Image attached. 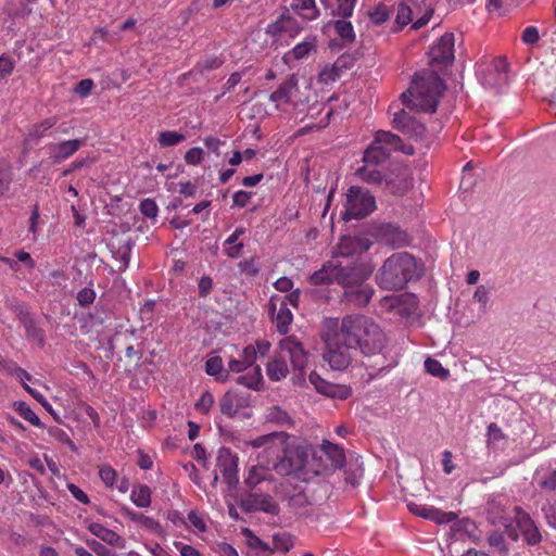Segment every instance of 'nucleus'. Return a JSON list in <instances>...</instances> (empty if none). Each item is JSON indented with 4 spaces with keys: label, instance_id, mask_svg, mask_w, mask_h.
Segmentation results:
<instances>
[{
    "label": "nucleus",
    "instance_id": "obj_1",
    "mask_svg": "<svg viewBox=\"0 0 556 556\" xmlns=\"http://www.w3.org/2000/svg\"><path fill=\"white\" fill-rule=\"evenodd\" d=\"M340 336L354 350H359L365 356L379 354L387 342V338L380 326L370 317L352 314L342 318Z\"/></svg>",
    "mask_w": 556,
    "mask_h": 556
},
{
    "label": "nucleus",
    "instance_id": "obj_2",
    "mask_svg": "<svg viewBox=\"0 0 556 556\" xmlns=\"http://www.w3.org/2000/svg\"><path fill=\"white\" fill-rule=\"evenodd\" d=\"M444 88L443 80L435 72L421 71L415 74L410 88L401 98L409 109L433 113Z\"/></svg>",
    "mask_w": 556,
    "mask_h": 556
},
{
    "label": "nucleus",
    "instance_id": "obj_3",
    "mask_svg": "<svg viewBox=\"0 0 556 556\" xmlns=\"http://www.w3.org/2000/svg\"><path fill=\"white\" fill-rule=\"evenodd\" d=\"M372 274V268L363 262L342 264L340 261L339 281L343 289L344 299L355 307L366 306L374 293V288L366 281Z\"/></svg>",
    "mask_w": 556,
    "mask_h": 556
},
{
    "label": "nucleus",
    "instance_id": "obj_4",
    "mask_svg": "<svg viewBox=\"0 0 556 556\" xmlns=\"http://www.w3.org/2000/svg\"><path fill=\"white\" fill-rule=\"evenodd\" d=\"M289 358L298 378H301L307 363V353L302 343L293 336L286 337L279 342V353L275 355L266 366V374L271 381H280L289 374L287 363Z\"/></svg>",
    "mask_w": 556,
    "mask_h": 556
},
{
    "label": "nucleus",
    "instance_id": "obj_5",
    "mask_svg": "<svg viewBox=\"0 0 556 556\" xmlns=\"http://www.w3.org/2000/svg\"><path fill=\"white\" fill-rule=\"evenodd\" d=\"M416 269V261L409 253H394L384 261L376 281L382 289L400 290L414 277Z\"/></svg>",
    "mask_w": 556,
    "mask_h": 556
},
{
    "label": "nucleus",
    "instance_id": "obj_6",
    "mask_svg": "<svg viewBox=\"0 0 556 556\" xmlns=\"http://www.w3.org/2000/svg\"><path fill=\"white\" fill-rule=\"evenodd\" d=\"M326 343L325 361L333 370H344L352 362V344L341 339L338 319L327 321V331L323 336Z\"/></svg>",
    "mask_w": 556,
    "mask_h": 556
},
{
    "label": "nucleus",
    "instance_id": "obj_7",
    "mask_svg": "<svg viewBox=\"0 0 556 556\" xmlns=\"http://www.w3.org/2000/svg\"><path fill=\"white\" fill-rule=\"evenodd\" d=\"M306 453L293 442L287 433V439L281 445L276 446L271 457L267 460V467L273 468L281 476H291L300 472L305 467Z\"/></svg>",
    "mask_w": 556,
    "mask_h": 556
},
{
    "label": "nucleus",
    "instance_id": "obj_8",
    "mask_svg": "<svg viewBox=\"0 0 556 556\" xmlns=\"http://www.w3.org/2000/svg\"><path fill=\"white\" fill-rule=\"evenodd\" d=\"M376 207L374 195L361 187L352 186L346 193L343 218L359 219L369 215Z\"/></svg>",
    "mask_w": 556,
    "mask_h": 556
},
{
    "label": "nucleus",
    "instance_id": "obj_9",
    "mask_svg": "<svg viewBox=\"0 0 556 556\" xmlns=\"http://www.w3.org/2000/svg\"><path fill=\"white\" fill-rule=\"evenodd\" d=\"M376 166L377 165L365 163L364 166L357 168L355 175L366 184L384 185L386 189L392 193H404L409 188L410 184L406 178L402 179L397 185L392 180H388L386 175Z\"/></svg>",
    "mask_w": 556,
    "mask_h": 556
},
{
    "label": "nucleus",
    "instance_id": "obj_10",
    "mask_svg": "<svg viewBox=\"0 0 556 556\" xmlns=\"http://www.w3.org/2000/svg\"><path fill=\"white\" fill-rule=\"evenodd\" d=\"M268 314L280 334H287L293 320V314L288 307V302L280 295H271L267 304Z\"/></svg>",
    "mask_w": 556,
    "mask_h": 556
},
{
    "label": "nucleus",
    "instance_id": "obj_11",
    "mask_svg": "<svg viewBox=\"0 0 556 556\" xmlns=\"http://www.w3.org/2000/svg\"><path fill=\"white\" fill-rule=\"evenodd\" d=\"M392 126L394 129L408 136L416 141H421L426 137V126L417 121L414 116L408 114L405 110L395 112L392 118Z\"/></svg>",
    "mask_w": 556,
    "mask_h": 556
},
{
    "label": "nucleus",
    "instance_id": "obj_12",
    "mask_svg": "<svg viewBox=\"0 0 556 556\" xmlns=\"http://www.w3.org/2000/svg\"><path fill=\"white\" fill-rule=\"evenodd\" d=\"M216 467L229 486H236L239 482L238 456L229 447H220L217 452Z\"/></svg>",
    "mask_w": 556,
    "mask_h": 556
},
{
    "label": "nucleus",
    "instance_id": "obj_13",
    "mask_svg": "<svg viewBox=\"0 0 556 556\" xmlns=\"http://www.w3.org/2000/svg\"><path fill=\"white\" fill-rule=\"evenodd\" d=\"M514 510L515 521L523 541L531 546L538 545L542 541V534L534 520L519 506H516Z\"/></svg>",
    "mask_w": 556,
    "mask_h": 556
},
{
    "label": "nucleus",
    "instance_id": "obj_14",
    "mask_svg": "<svg viewBox=\"0 0 556 556\" xmlns=\"http://www.w3.org/2000/svg\"><path fill=\"white\" fill-rule=\"evenodd\" d=\"M454 34L445 33L433 43L429 51L430 63L451 64L454 61Z\"/></svg>",
    "mask_w": 556,
    "mask_h": 556
},
{
    "label": "nucleus",
    "instance_id": "obj_15",
    "mask_svg": "<svg viewBox=\"0 0 556 556\" xmlns=\"http://www.w3.org/2000/svg\"><path fill=\"white\" fill-rule=\"evenodd\" d=\"M250 405V393H240L235 390L226 392L219 401V407L223 415L235 418L240 415L242 409Z\"/></svg>",
    "mask_w": 556,
    "mask_h": 556
},
{
    "label": "nucleus",
    "instance_id": "obj_16",
    "mask_svg": "<svg viewBox=\"0 0 556 556\" xmlns=\"http://www.w3.org/2000/svg\"><path fill=\"white\" fill-rule=\"evenodd\" d=\"M407 508L412 514L424 519L432 520L438 525H446L453 522L458 517L454 511H442L433 506L417 504L413 502L407 504Z\"/></svg>",
    "mask_w": 556,
    "mask_h": 556
},
{
    "label": "nucleus",
    "instance_id": "obj_17",
    "mask_svg": "<svg viewBox=\"0 0 556 556\" xmlns=\"http://www.w3.org/2000/svg\"><path fill=\"white\" fill-rule=\"evenodd\" d=\"M84 144L81 139L64 140L58 143L50 142L45 147L52 164H60L74 155Z\"/></svg>",
    "mask_w": 556,
    "mask_h": 556
},
{
    "label": "nucleus",
    "instance_id": "obj_18",
    "mask_svg": "<svg viewBox=\"0 0 556 556\" xmlns=\"http://www.w3.org/2000/svg\"><path fill=\"white\" fill-rule=\"evenodd\" d=\"M242 507L247 511H264L270 515L279 513V505L270 495L251 493L242 502Z\"/></svg>",
    "mask_w": 556,
    "mask_h": 556
},
{
    "label": "nucleus",
    "instance_id": "obj_19",
    "mask_svg": "<svg viewBox=\"0 0 556 556\" xmlns=\"http://www.w3.org/2000/svg\"><path fill=\"white\" fill-rule=\"evenodd\" d=\"M339 269L340 261L332 258L325 263L320 269L314 271L309 276V283L313 286L330 285L333 282L338 283Z\"/></svg>",
    "mask_w": 556,
    "mask_h": 556
},
{
    "label": "nucleus",
    "instance_id": "obj_20",
    "mask_svg": "<svg viewBox=\"0 0 556 556\" xmlns=\"http://www.w3.org/2000/svg\"><path fill=\"white\" fill-rule=\"evenodd\" d=\"M298 92L299 78L295 74H291L270 93L269 100L275 103H292Z\"/></svg>",
    "mask_w": 556,
    "mask_h": 556
},
{
    "label": "nucleus",
    "instance_id": "obj_21",
    "mask_svg": "<svg viewBox=\"0 0 556 556\" xmlns=\"http://www.w3.org/2000/svg\"><path fill=\"white\" fill-rule=\"evenodd\" d=\"M376 144H381L389 153L401 151L407 155L414 154V148L403 143L402 139L391 131L378 130L375 134Z\"/></svg>",
    "mask_w": 556,
    "mask_h": 556
},
{
    "label": "nucleus",
    "instance_id": "obj_22",
    "mask_svg": "<svg viewBox=\"0 0 556 556\" xmlns=\"http://www.w3.org/2000/svg\"><path fill=\"white\" fill-rule=\"evenodd\" d=\"M286 439L287 432H271L251 440L249 444L254 448L264 447V454L269 459L276 446L281 445Z\"/></svg>",
    "mask_w": 556,
    "mask_h": 556
},
{
    "label": "nucleus",
    "instance_id": "obj_23",
    "mask_svg": "<svg viewBox=\"0 0 556 556\" xmlns=\"http://www.w3.org/2000/svg\"><path fill=\"white\" fill-rule=\"evenodd\" d=\"M320 453L325 455L326 467H331L333 469L341 468L345 463V454L343 447L338 444H333L327 440H325L320 445Z\"/></svg>",
    "mask_w": 556,
    "mask_h": 556
},
{
    "label": "nucleus",
    "instance_id": "obj_24",
    "mask_svg": "<svg viewBox=\"0 0 556 556\" xmlns=\"http://www.w3.org/2000/svg\"><path fill=\"white\" fill-rule=\"evenodd\" d=\"M362 251L363 245L359 240L352 237H343L340 240L332 258L338 260L339 257H352Z\"/></svg>",
    "mask_w": 556,
    "mask_h": 556
},
{
    "label": "nucleus",
    "instance_id": "obj_25",
    "mask_svg": "<svg viewBox=\"0 0 556 556\" xmlns=\"http://www.w3.org/2000/svg\"><path fill=\"white\" fill-rule=\"evenodd\" d=\"M383 238L388 244L394 248L405 247L410 240L406 231L391 224L383 227Z\"/></svg>",
    "mask_w": 556,
    "mask_h": 556
},
{
    "label": "nucleus",
    "instance_id": "obj_26",
    "mask_svg": "<svg viewBox=\"0 0 556 556\" xmlns=\"http://www.w3.org/2000/svg\"><path fill=\"white\" fill-rule=\"evenodd\" d=\"M317 47V39L315 36L306 37L302 42L298 43L292 50L288 51L285 59H293L296 61L303 60L315 50Z\"/></svg>",
    "mask_w": 556,
    "mask_h": 556
},
{
    "label": "nucleus",
    "instance_id": "obj_27",
    "mask_svg": "<svg viewBox=\"0 0 556 556\" xmlns=\"http://www.w3.org/2000/svg\"><path fill=\"white\" fill-rule=\"evenodd\" d=\"M390 155L391 153L386 151L381 144H376V140L374 139L364 152L363 162L366 164L379 165L384 163Z\"/></svg>",
    "mask_w": 556,
    "mask_h": 556
},
{
    "label": "nucleus",
    "instance_id": "obj_28",
    "mask_svg": "<svg viewBox=\"0 0 556 556\" xmlns=\"http://www.w3.org/2000/svg\"><path fill=\"white\" fill-rule=\"evenodd\" d=\"M88 530L111 546L118 545L121 536L113 530L108 529L99 522H92L88 526Z\"/></svg>",
    "mask_w": 556,
    "mask_h": 556
},
{
    "label": "nucleus",
    "instance_id": "obj_29",
    "mask_svg": "<svg viewBox=\"0 0 556 556\" xmlns=\"http://www.w3.org/2000/svg\"><path fill=\"white\" fill-rule=\"evenodd\" d=\"M13 181V168L10 161L0 159V198L8 194Z\"/></svg>",
    "mask_w": 556,
    "mask_h": 556
},
{
    "label": "nucleus",
    "instance_id": "obj_30",
    "mask_svg": "<svg viewBox=\"0 0 556 556\" xmlns=\"http://www.w3.org/2000/svg\"><path fill=\"white\" fill-rule=\"evenodd\" d=\"M291 7L296 11H302V17L307 21H314L319 16L315 0H292Z\"/></svg>",
    "mask_w": 556,
    "mask_h": 556
},
{
    "label": "nucleus",
    "instance_id": "obj_31",
    "mask_svg": "<svg viewBox=\"0 0 556 556\" xmlns=\"http://www.w3.org/2000/svg\"><path fill=\"white\" fill-rule=\"evenodd\" d=\"M333 27L344 45H351L355 41L356 35L351 22L346 20H337L333 22Z\"/></svg>",
    "mask_w": 556,
    "mask_h": 556
},
{
    "label": "nucleus",
    "instance_id": "obj_32",
    "mask_svg": "<svg viewBox=\"0 0 556 556\" xmlns=\"http://www.w3.org/2000/svg\"><path fill=\"white\" fill-rule=\"evenodd\" d=\"M56 122V117H49L33 125L28 130L27 138L31 141L40 140L47 135L48 130L55 126Z\"/></svg>",
    "mask_w": 556,
    "mask_h": 556
},
{
    "label": "nucleus",
    "instance_id": "obj_33",
    "mask_svg": "<svg viewBox=\"0 0 556 556\" xmlns=\"http://www.w3.org/2000/svg\"><path fill=\"white\" fill-rule=\"evenodd\" d=\"M122 511L124 516L149 530H157L161 527L159 521H156L152 517L146 516L142 513L135 511L130 508H123Z\"/></svg>",
    "mask_w": 556,
    "mask_h": 556
},
{
    "label": "nucleus",
    "instance_id": "obj_34",
    "mask_svg": "<svg viewBox=\"0 0 556 556\" xmlns=\"http://www.w3.org/2000/svg\"><path fill=\"white\" fill-rule=\"evenodd\" d=\"M131 502L140 508H146L151 505V490L146 484L135 486L130 494Z\"/></svg>",
    "mask_w": 556,
    "mask_h": 556
},
{
    "label": "nucleus",
    "instance_id": "obj_35",
    "mask_svg": "<svg viewBox=\"0 0 556 556\" xmlns=\"http://www.w3.org/2000/svg\"><path fill=\"white\" fill-rule=\"evenodd\" d=\"M262 371L258 366L254 367L252 371L241 375L236 378V382L241 386H245L248 389L257 390L262 383Z\"/></svg>",
    "mask_w": 556,
    "mask_h": 556
},
{
    "label": "nucleus",
    "instance_id": "obj_36",
    "mask_svg": "<svg viewBox=\"0 0 556 556\" xmlns=\"http://www.w3.org/2000/svg\"><path fill=\"white\" fill-rule=\"evenodd\" d=\"M268 467L265 469L261 466H253L248 473L244 482L249 488H255L257 484L268 479Z\"/></svg>",
    "mask_w": 556,
    "mask_h": 556
},
{
    "label": "nucleus",
    "instance_id": "obj_37",
    "mask_svg": "<svg viewBox=\"0 0 556 556\" xmlns=\"http://www.w3.org/2000/svg\"><path fill=\"white\" fill-rule=\"evenodd\" d=\"M23 326L25 328L27 339L36 341L39 346L45 345V331L37 326L34 318L26 320Z\"/></svg>",
    "mask_w": 556,
    "mask_h": 556
},
{
    "label": "nucleus",
    "instance_id": "obj_38",
    "mask_svg": "<svg viewBox=\"0 0 556 556\" xmlns=\"http://www.w3.org/2000/svg\"><path fill=\"white\" fill-rule=\"evenodd\" d=\"M15 412L24 418L26 421L31 424L35 427H40L41 421L40 418L35 414V412L25 403V402H15L14 403Z\"/></svg>",
    "mask_w": 556,
    "mask_h": 556
},
{
    "label": "nucleus",
    "instance_id": "obj_39",
    "mask_svg": "<svg viewBox=\"0 0 556 556\" xmlns=\"http://www.w3.org/2000/svg\"><path fill=\"white\" fill-rule=\"evenodd\" d=\"M507 438L502 429L494 422L488 427V442L493 447H503L506 445Z\"/></svg>",
    "mask_w": 556,
    "mask_h": 556
},
{
    "label": "nucleus",
    "instance_id": "obj_40",
    "mask_svg": "<svg viewBox=\"0 0 556 556\" xmlns=\"http://www.w3.org/2000/svg\"><path fill=\"white\" fill-rule=\"evenodd\" d=\"M294 546L293 538L289 533H278L273 536V551L288 553Z\"/></svg>",
    "mask_w": 556,
    "mask_h": 556
},
{
    "label": "nucleus",
    "instance_id": "obj_41",
    "mask_svg": "<svg viewBox=\"0 0 556 556\" xmlns=\"http://www.w3.org/2000/svg\"><path fill=\"white\" fill-rule=\"evenodd\" d=\"M383 301L389 305V307L391 309L399 308L400 313H402V309L400 308V306L402 304H408L410 306H416V304H417L416 296L410 293H404L401 295L384 298Z\"/></svg>",
    "mask_w": 556,
    "mask_h": 556
},
{
    "label": "nucleus",
    "instance_id": "obj_42",
    "mask_svg": "<svg viewBox=\"0 0 556 556\" xmlns=\"http://www.w3.org/2000/svg\"><path fill=\"white\" fill-rule=\"evenodd\" d=\"M276 26L279 31L289 33L291 37L296 36L301 31L298 21L291 16L282 15L277 21Z\"/></svg>",
    "mask_w": 556,
    "mask_h": 556
},
{
    "label": "nucleus",
    "instance_id": "obj_43",
    "mask_svg": "<svg viewBox=\"0 0 556 556\" xmlns=\"http://www.w3.org/2000/svg\"><path fill=\"white\" fill-rule=\"evenodd\" d=\"M425 369L428 374L442 380L450 376L448 369L444 368L442 364L434 358L428 357L425 361Z\"/></svg>",
    "mask_w": 556,
    "mask_h": 556
},
{
    "label": "nucleus",
    "instance_id": "obj_44",
    "mask_svg": "<svg viewBox=\"0 0 556 556\" xmlns=\"http://www.w3.org/2000/svg\"><path fill=\"white\" fill-rule=\"evenodd\" d=\"M324 395L331 399L346 400L352 395V389L346 384H334L330 382Z\"/></svg>",
    "mask_w": 556,
    "mask_h": 556
},
{
    "label": "nucleus",
    "instance_id": "obj_45",
    "mask_svg": "<svg viewBox=\"0 0 556 556\" xmlns=\"http://www.w3.org/2000/svg\"><path fill=\"white\" fill-rule=\"evenodd\" d=\"M185 139V135L173 130L162 131L159 134L157 138L160 146L163 148L174 147L182 142Z\"/></svg>",
    "mask_w": 556,
    "mask_h": 556
},
{
    "label": "nucleus",
    "instance_id": "obj_46",
    "mask_svg": "<svg viewBox=\"0 0 556 556\" xmlns=\"http://www.w3.org/2000/svg\"><path fill=\"white\" fill-rule=\"evenodd\" d=\"M266 420L281 426L291 424V418L288 413L280 409L278 406H273L267 409Z\"/></svg>",
    "mask_w": 556,
    "mask_h": 556
},
{
    "label": "nucleus",
    "instance_id": "obj_47",
    "mask_svg": "<svg viewBox=\"0 0 556 556\" xmlns=\"http://www.w3.org/2000/svg\"><path fill=\"white\" fill-rule=\"evenodd\" d=\"M488 543L494 551L501 554H506L508 552L505 536L497 530L491 531L488 534Z\"/></svg>",
    "mask_w": 556,
    "mask_h": 556
},
{
    "label": "nucleus",
    "instance_id": "obj_48",
    "mask_svg": "<svg viewBox=\"0 0 556 556\" xmlns=\"http://www.w3.org/2000/svg\"><path fill=\"white\" fill-rule=\"evenodd\" d=\"M222 65H223V60L220 58L211 55V56H205V58L200 59L195 64V68L200 73H205L208 71L217 70Z\"/></svg>",
    "mask_w": 556,
    "mask_h": 556
},
{
    "label": "nucleus",
    "instance_id": "obj_49",
    "mask_svg": "<svg viewBox=\"0 0 556 556\" xmlns=\"http://www.w3.org/2000/svg\"><path fill=\"white\" fill-rule=\"evenodd\" d=\"M99 476L106 488L112 489L117 482V472L110 465H102L99 468Z\"/></svg>",
    "mask_w": 556,
    "mask_h": 556
},
{
    "label": "nucleus",
    "instance_id": "obj_50",
    "mask_svg": "<svg viewBox=\"0 0 556 556\" xmlns=\"http://www.w3.org/2000/svg\"><path fill=\"white\" fill-rule=\"evenodd\" d=\"M215 403L214 395L210 391L202 393L195 403V409L201 414H207Z\"/></svg>",
    "mask_w": 556,
    "mask_h": 556
},
{
    "label": "nucleus",
    "instance_id": "obj_51",
    "mask_svg": "<svg viewBox=\"0 0 556 556\" xmlns=\"http://www.w3.org/2000/svg\"><path fill=\"white\" fill-rule=\"evenodd\" d=\"M141 214L147 218H156L159 206L153 199H144L139 205Z\"/></svg>",
    "mask_w": 556,
    "mask_h": 556
},
{
    "label": "nucleus",
    "instance_id": "obj_52",
    "mask_svg": "<svg viewBox=\"0 0 556 556\" xmlns=\"http://www.w3.org/2000/svg\"><path fill=\"white\" fill-rule=\"evenodd\" d=\"M49 434L60 443L67 445L72 451H76V445L70 435L61 428L53 427L49 429Z\"/></svg>",
    "mask_w": 556,
    "mask_h": 556
},
{
    "label": "nucleus",
    "instance_id": "obj_53",
    "mask_svg": "<svg viewBox=\"0 0 556 556\" xmlns=\"http://www.w3.org/2000/svg\"><path fill=\"white\" fill-rule=\"evenodd\" d=\"M395 21L401 28L408 25L412 22L410 8L404 3L399 4Z\"/></svg>",
    "mask_w": 556,
    "mask_h": 556
},
{
    "label": "nucleus",
    "instance_id": "obj_54",
    "mask_svg": "<svg viewBox=\"0 0 556 556\" xmlns=\"http://www.w3.org/2000/svg\"><path fill=\"white\" fill-rule=\"evenodd\" d=\"M542 513L548 526L556 528V500L549 501L542 506Z\"/></svg>",
    "mask_w": 556,
    "mask_h": 556
},
{
    "label": "nucleus",
    "instance_id": "obj_55",
    "mask_svg": "<svg viewBox=\"0 0 556 556\" xmlns=\"http://www.w3.org/2000/svg\"><path fill=\"white\" fill-rule=\"evenodd\" d=\"M540 489L546 493L556 491V469L552 470L548 475L544 476L540 483Z\"/></svg>",
    "mask_w": 556,
    "mask_h": 556
},
{
    "label": "nucleus",
    "instance_id": "obj_56",
    "mask_svg": "<svg viewBox=\"0 0 556 556\" xmlns=\"http://www.w3.org/2000/svg\"><path fill=\"white\" fill-rule=\"evenodd\" d=\"M389 18L388 8L383 4H379L375 8V10L370 13V20L376 25H381L387 22Z\"/></svg>",
    "mask_w": 556,
    "mask_h": 556
},
{
    "label": "nucleus",
    "instance_id": "obj_57",
    "mask_svg": "<svg viewBox=\"0 0 556 556\" xmlns=\"http://www.w3.org/2000/svg\"><path fill=\"white\" fill-rule=\"evenodd\" d=\"M488 515H489V519L493 523L501 522L502 520L505 519L504 508H502L501 505L495 502H491L488 504Z\"/></svg>",
    "mask_w": 556,
    "mask_h": 556
},
{
    "label": "nucleus",
    "instance_id": "obj_58",
    "mask_svg": "<svg viewBox=\"0 0 556 556\" xmlns=\"http://www.w3.org/2000/svg\"><path fill=\"white\" fill-rule=\"evenodd\" d=\"M521 40L523 43L529 46L536 45L540 40L538 28L535 26L526 27L522 31Z\"/></svg>",
    "mask_w": 556,
    "mask_h": 556
},
{
    "label": "nucleus",
    "instance_id": "obj_59",
    "mask_svg": "<svg viewBox=\"0 0 556 556\" xmlns=\"http://www.w3.org/2000/svg\"><path fill=\"white\" fill-rule=\"evenodd\" d=\"M204 152L201 148L194 147L189 149L185 154V162L188 165H198L202 162Z\"/></svg>",
    "mask_w": 556,
    "mask_h": 556
},
{
    "label": "nucleus",
    "instance_id": "obj_60",
    "mask_svg": "<svg viewBox=\"0 0 556 556\" xmlns=\"http://www.w3.org/2000/svg\"><path fill=\"white\" fill-rule=\"evenodd\" d=\"M223 361L219 356L210 357L205 363V371L210 376H217L222 372Z\"/></svg>",
    "mask_w": 556,
    "mask_h": 556
},
{
    "label": "nucleus",
    "instance_id": "obj_61",
    "mask_svg": "<svg viewBox=\"0 0 556 556\" xmlns=\"http://www.w3.org/2000/svg\"><path fill=\"white\" fill-rule=\"evenodd\" d=\"M76 299L81 306H88L93 303L96 292L92 288H83L78 291Z\"/></svg>",
    "mask_w": 556,
    "mask_h": 556
},
{
    "label": "nucleus",
    "instance_id": "obj_62",
    "mask_svg": "<svg viewBox=\"0 0 556 556\" xmlns=\"http://www.w3.org/2000/svg\"><path fill=\"white\" fill-rule=\"evenodd\" d=\"M338 14L344 18L352 16L357 0H337Z\"/></svg>",
    "mask_w": 556,
    "mask_h": 556
},
{
    "label": "nucleus",
    "instance_id": "obj_63",
    "mask_svg": "<svg viewBox=\"0 0 556 556\" xmlns=\"http://www.w3.org/2000/svg\"><path fill=\"white\" fill-rule=\"evenodd\" d=\"M94 84L92 79H81L74 88V92L81 98H86L91 93Z\"/></svg>",
    "mask_w": 556,
    "mask_h": 556
},
{
    "label": "nucleus",
    "instance_id": "obj_64",
    "mask_svg": "<svg viewBox=\"0 0 556 556\" xmlns=\"http://www.w3.org/2000/svg\"><path fill=\"white\" fill-rule=\"evenodd\" d=\"M87 544L98 556H116L113 551L96 540L87 541Z\"/></svg>",
    "mask_w": 556,
    "mask_h": 556
}]
</instances>
